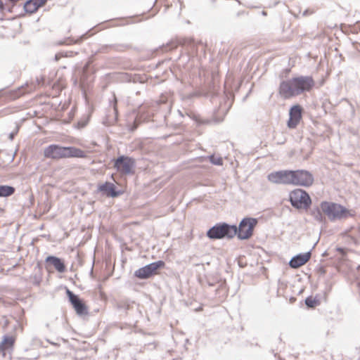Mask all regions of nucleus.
I'll return each mask as SVG.
<instances>
[{"label": "nucleus", "instance_id": "obj_5", "mask_svg": "<svg viewBox=\"0 0 360 360\" xmlns=\"http://www.w3.org/2000/svg\"><path fill=\"white\" fill-rule=\"evenodd\" d=\"M258 221L255 218L246 217L240 222L238 227L236 226V235L241 240H246L252 237L254 229Z\"/></svg>", "mask_w": 360, "mask_h": 360}, {"label": "nucleus", "instance_id": "obj_3", "mask_svg": "<svg viewBox=\"0 0 360 360\" xmlns=\"http://www.w3.org/2000/svg\"><path fill=\"white\" fill-rule=\"evenodd\" d=\"M320 207L322 212L330 219H345L355 216V212L354 210H348L346 207L334 202H323Z\"/></svg>", "mask_w": 360, "mask_h": 360}, {"label": "nucleus", "instance_id": "obj_16", "mask_svg": "<svg viewBox=\"0 0 360 360\" xmlns=\"http://www.w3.org/2000/svg\"><path fill=\"white\" fill-rule=\"evenodd\" d=\"M46 262H50L58 272L62 273L65 271L63 262L58 257L49 256L46 258Z\"/></svg>", "mask_w": 360, "mask_h": 360}, {"label": "nucleus", "instance_id": "obj_1", "mask_svg": "<svg viewBox=\"0 0 360 360\" xmlns=\"http://www.w3.org/2000/svg\"><path fill=\"white\" fill-rule=\"evenodd\" d=\"M315 81L311 76H297L284 80L279 85L278 92L284 99H289L304 92L311 91Z\"/></svg>", "mask_w": 360, "mask_h": 360}, {"label": "nucleus", "instance_id": "obj_25", "mask_svg": "<svg viewBox=\"0 0 360 360\" xmlns=\"http://www.w3.org/2000/svg\"><path fill=\"white\" fill-rule=\"evenodd\" d=\"M358 231L360 233V225L358 226Z\"/></svg>", "mask_w": 360, "mask_h": 360}, {"label": "nucleus", "instance_id": "obj_15", "mask_svg": "<svg viewBox=\"0 0 360 360\" xmlns=\"http://www.w3.org/2000/svg\"><path fill=\"white\" fill-rule=\"evenodd\" d=\"M46 1L47 0H29L24 5L25 11L30 14L34 13L39 8L44 6Z\"/></svg>", "mask_w": 360, "mask_h": 360}, {"label": "nucleus", "instance_id": "obj_23", "mask_svg": "<svg viewBox=\"0 0 360 360\" xmlns=\"http://www.w3.org/2000/svg\"><path fill=\"white\" fill-rule=\"evenodd\" d=\"M113 108H114L115 114L117 115V99L116 98H115V104H114Z\"/></svg>", "mask_w": 360, "mask_h": 360}, {"label": "nucleus", "instance_id": "obj_22", "mask_svg": "<svg viewBox=\"0 0 360 360\" xmlns=\"http://www.w3.org/2000/svg\"><path fill=\"white\" fill-rule=\"evenodd\" d=\"M4 4L3 3L2 0H0V11L4 12Z\"/></svg>", "mask_w": 360, "mask_h": 360}, {"label": "nucleus", "instance_id": "obj_12", "mask_svg": "<svg viewBox=\"0 0 360 360\" xmlns=\"http://www.w3.org/2000/svg\"><path fill=\"white\" fill-rule=\"evenodd\" d=\"M302 108L300 105H295L291 107L289 112V120L288 127L290 129L295 128L302 120Z\"/></svg>", "mask_w": 360, "mask_h": 360}, {"label": "nucleus", "instance_id": "obj_24", "mask_svg": "<svg viewBox=\"0 0 360 360\" xmlns=\"http://www.w3.org/2000/svg\"><path fill=\"white\" fill-rule=\"evenodd\" d=\"M18 91L20 93L17 95V97H19V96H20L21 95H22L24 94V92H22V89H18Z\"/></svg>", "mask_w": 360, "mask_h": 360}, {"label": "nucleus", "instance_id": "obj_18", "mask_svg": "<svg viewBox=\"0 0 360 360\" xmlns=\"http://www.w3.org/2000/svg\"><path fill=\"white\" fill-rule=\"evenodd\" d=\"M15 188L10 186H0V197H8L15 193Z\"/></svg>", "mask_w": 360, "mask_h": 360}, {"label": "nucleus", "instance_id": "obj_9", "mask_svg": "<svg viewBox=\"0 0 360 360\" xmlns=\"http://www.w3.org/2000/svg\"><path fill=\"white\" fill-rule=\"evenodd\" d=\"M134 160L127 156H120L115 160L114 167L122 174L133 173Z\"/></svg>", "mask_w": 360, "mask_h": 360}, {"label": "nucleus", "instance_id": "obj_11", "mask_svg": "<svg viewBox=\"0 0 360 360\" xmlns=\"http://www.w3.org/2000/svg\"><path fill=\"white\" fill-rule=\"evenodd\" d=\"M268 180L276 184H291V170H281L270 173Z\"/></svg>", "mask_w": 360, "mask_h": 360}, {"label": "nucleus", "instance_id": "obj_2", "mask_svg": "<svg viewBox=\"0 0 360 360\" xmlns=\"http://www.w3.org/2000/svg\"><path fill=\"white\" fill-rule=\"evenodd\" d=\"M43 154L45 158L51 160L84 158L86 157V152L80 148L72 146H61L57 144H51L46 147Z\"/></svg>", "mask_w": 360, "mask_h": 360}, {"label": "nucleus", "instance_id": "obj_4", "mask_svg": "<svg viewBox=\"0 0 360 360\" xmlns=\"http://www.w3.org/2000/svg\"><path fill=\"white\" fill-rule=\"evenodd\" d=\"M207 236L211 239H221L224 237L232 238L236 236V226L217 224L209 229Z\"/></svg>", "mask_w": 360, "mask_h": 360}, {"label": "nucleus", "instance_id": "obj_10", "mask_svg": "<svg viewBox=\"0 0 360 360\" xmlns=\"http://www.w3.org/2000/svg\"><path fill=\"white\" fill-rule=\"evenodd\" d=\"M66 295L77 314L79 316L88 314V307L78 295H75L69 289L66 290Z\"/></svg>", "mask_w": 360, "mask_h": 360}, {"label": "nucleus", "instance_id": "obj_19", "mask_svg": "<svg viewBox=\"0 0 360 360\" xmlns=\"http://www.w3.org/2000/svg\"><path fill=\"white\" fill-rule=\"evenodd\" d=\"M305 304L309 307L314 308L319 304V301L315 297H309L305 300Z\"/></svg>", "mask_w": 360, "mask_h": 360}, {"label": "nucleus", "instance_id": "obj_14", "mask_svg": "<svg viewBox=\"0 0 360 360\" xmlns=\"http://www.w3.org/2000/svg\"><path fill=\"white\" fill-rule=\"evenodd\" d=\"M311 257L310 252H306L304 254H300L295 257H294L290 261V266L292 268L297 269L299 268L304 264H305Z\"/></svg>", "mask_w": 360, "mask_h": 360}, {"label": "nucleus", "instance_id": "obj_7", "mask_svg": "<svg viewBox=\"0 0 360 360\" xmlns=\"http://www.w3.org/2000/svg\"><path fill=\"white\" fill-rule=\"evenodd\" d=\"M165 266V262L159 260L137 269L134 272V276L139 279H147L154 275L158 274V269H162Z\"/></svg>", "mask_w": 360, "mask_h": 360}, {"label": "nucleus", "instance_id": "obj_13", "mask_svg": "<svg viewBox=\"0 0 360 360\" xmlns=\"http://www.w3.org/2000/svg\"><path fill=\"white\" fill-rule=\"evenodd\" d=\"M98 191L105 193L107 196L115 198L117 197L122 193H124V191H117L115 190V186L110 182H105L98 186Z\"/></svg>", "mask_w": 360, "mask_h": 360}, {"label": "nucleus", "instance_id": "obj_20", "mask_svg": "<svg viewBox=\"0 0 360 360\" xmlns=\"http://www.w3.org/2000/svg\"><path fill=\"white\" fill-rule=\"evenodd\" d=\"M210 161L212 163L216 165H221L223 164V160L221 157H215L212 155L210 158Z\"/></svg>", "mask_w": 360, "mask_h": 360}, {"label": "nucleus", "instance_id": "obj_21", "mask_svg": "<svg viewBox=\"0 0 360 360\" xmlns=\"http://www.w3.org/2000/svg\"><path fill=\"white\" fill-rule=\"evenodd\" d=\"M337 251L339 252L341 255H345L346 254V250L342 248H337Z\"/></svg>", "mask_w": 360, "mask_h": 360}, {"label": "nucleus", "instance_id": "obj_8", "mask_svg": "<svg viewBox=\"0 0 360 360\" xmlns=\"http://www.w3.org/2000/svg\"><path fill=\"white\" fill-rule=\"evenodd\" d=\"M314 182L313 175L306 170H291V184L310 186Z\"/></svg>", "mask_w": 360, "mask_h": 360}, {"label": "nucleus", "instance_id": "obj_6", "mask_svg": "<svg viewBox=\"0 0 360 360\" xmlns=\"http://www.w3.org/2000/svg\"><path fill=\"white\" fill-rule=\"evenodd\" d=\"M290 200L292 205L298 209H307L311 200L307 192L302 189H295L290 193Z\"/></svg>", "mask_w": 360, "mask_h": 360}, {"label": "nucleus", "instance_id": "obj_17", "mask_svg": "<svg viewBox=\"0 0 360 360\" xmlns=\"http://www.w3.org/2000/svg\"><path fill=\"white\" fill-rule=\"evenodd\" d=\"M16 340L15 335H6L3 338V340L0 344V349L2 351H6L13 347Z\"/></svg>", "mask_w": 360, "mask_h": 360}]
</instances>
